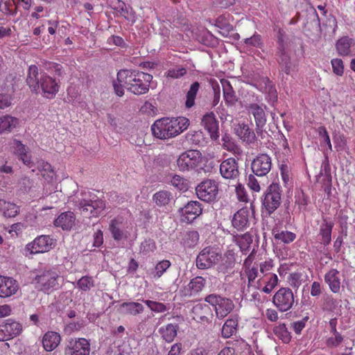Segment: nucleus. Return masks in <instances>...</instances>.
<instances>
[{"mask_svg":"<svg viewBox=\"0 0 355 355\" xmlns=\"http://www.w3.org/2000/svg\"><path fill=\"white\" fill-rule=\"evenodd\" d=\"M153 76L150 73L132 69H121L118 71L116 80L113 82L116 94L122 96L124 88L135 95H142L149 91Z\"/></svg>","mask_w":355,"mask_h":355,"instance_id":"f257e3e1","label":"nucleus"},{"mask_svg":"<svg viewBox=\"0 0 355 355\" xmlns=\"http://www.w3.org/2000/svg\"><path fill=\"white\" fill-rule=\"evenodd\" d=\"M189 120L184 116L164 117L154 122L151 131L155 137L165 140L180 135L189 128Z\"/></svg>","mask_w":355,"mask_h":355,"instance_id":"f03ea898","label":"nucleus"},{"mask_svg":"<svg viewBox=\"0 0 355 355\" xmlns=\"http://www.w3.org/2000/svg\"><path fill=\"white\" fill-rule=\"evenodd\" d=\"M26 82L31 91L37 93L40 90L42 95L49 99L55 96L60 88L56 80L46 73H42L38 78V68L34 64L28 68Z\"/></svg>","mask_w":355,"mask_h":355,"instance_id":"7ed1b4c3","label":"nucleus"},{"mask_svg":"<svg viewBox=\"0 0 355 355\" xmlns=\"http://www.w3.org/2000/svg\"><path fill=\"white\" fill-rule=\"evenodd\" d=\"M80 211L89 217H97L105 208V202L94 193L85 194L78 204Z\"/></svg>","mask_w":355,"mask_h":355,"instance_id":"20e7f679","label":"nucleus"},{"mask_svg":"<svg viewBox=\"0 0 355 355\" xmlns=\"http://www.w3.org/2000/svg\"><path fill=\"white\" fill-rule=\"evenodd\" d=\"M205 301L214 307L216 315L218 319H223L230 314L235 308L233 301L227 297L216 295H209Z\"/></svg>","mask_w":355,"mask_h":355,"instance_id":"39448f33","label":"nucleus"},{"mask_svg":"<svg viewBox=\"0 0 355 355\" xmlns=\"http://www.w3.org/2000/svg\"><path fill=\"white\" fill-rule=\"evenodd\" d=\"M281 187L277 183L271 184L266 190L262 202L263 207L267 214L273 213L281 204Z\"/></svg>","mask_w":355,"mask_h":355,"instance_id":"423d86ee","label":"nucleus"},{"mask_svg":"<svg viewBox=\"0 0 355 355\" xmlns=\"http://www.w3.org/2000/svg\"><path fill=\"white\" fill-rule=\"evenodd\" d=\"M177 162L181 171H189L201 168L202 156L199 150H190L182 153Z\"/></svg>","mask_w":355,"mask_h":355,"instance_id":"0eeeda50","label":"nucleus"},{"mask_svg":"<svg viewBox=\"0 0 355 355\" xmlns=\"http://www.w3.org/2000/svg\"><path fill=\"white\" fill-rule=\"evenodd\" d=\"M295 302V297L291 289L287 287L280 288L272 297V303L281 312L290 310Z\"/></svg>","mask_w":355,"mask_h":355,"instance_id":"6e6552de","label":"nucleus"},{"mask_svg":"<svg viewBox=\"0 0 355 355\" xmlns=\"http://www.w3.org/2000/svg\"><path fill=\"white\" fill-rule=\"evenodd\" d=\"M198 197L205 202L214 201L218 193V187L216 181L207 180L202 182L196 189Z\"/></svg>","mask_w":355,"mask_h":355,"instance_id":"1a4fd4ad","label":"nucleus"},{"mask_svg":"<svg viewBox=\"0 0 355 355\" xmlns=\"http://www.w3.org/2000/svg\"><path fill=\"white\" fill-rule=\"evenodd\" d=\"M67 355H89L90 343L84 338H71L64 349Z\"/></svg>","mask_w":355,"mask_h":355,"instance_id":"9d476101","label":"nucleus"},{"mask_svg":"<svg viewBox=\"0 0 355 355\" xmlns=\"http://www.w3.org/2000/svg\"><path fill=\"white\" fill-rule=\"evenodd\" d=\"M221 258V254L217 248L206 247L198 255L196 266H212L218 263Z\"/></svg>","mask_w":355,"mask_h":355,"instance_id":"9b49d317","label":"nucleus"},{"mask_svg":"<svg viewBox=\"0 0 355 355\" xmlns=\"http://www.w3.org/2000/svg\"><path fill=\"white\" fill-rule=\"evenodd\" d=\"M53 239L49 236L42 235L26 246V251L30 254L44 253L53 248Z\"/></svg>","mask_w":355,"mask_h":355,"instance_id":"f8f14e48","label":"nucleus"},{"mask_svg":"<svg viewBox=\"0 0 355 355\" xmlns=\"http://www.w3.org/2000/svg\"><path fill=\"white\" fill-rule=\"evenodd\" d=\"M22 325L15 320L8 319L0 324V340L12 339L21 334Z\"/></svg>","mask_w":355,"mask_h":355,"instance_id":"ddd939ff","label":"nucleus"},{"mask_svg":"<svg viewBox=\"0 0 355 355\" xmlns=\"http://www.w3.org/2000/svg\"><path fill=\"white\" fill-rule=\"evenodd\" d=\"M55 268L45 270L42 275L35 277V281L43 291H48L58 286L59 274Z\"/></svg>","mask_w":355,"mask_h":355,"instance_id":"4468645a","label":"nucleus"},{"mask_svg":"<svg viewBox=\"0 0 355 355\" xmlns=\"http://www.w3.org/2000/svg\"><path fill=\"white\" fill-rule=\"evenodd\" d=\"M201 204L198 201H190L180 209L181 220L186 223H192L202 214Z\"/></svg>","mask_w":355,"mask_h":355,"instance_id":"2eb2a0df","label":"nucleus"},{"mask_svg":"<svg viewBox=\"0 0 355 355\" xmlns=\"http://www.w3.org/2000/svg\"><path fill=\"white\" fill-rule=\"evenodd\" d=\"M335 46L338 55L341 57L355 56V40L349 36L339 38Z\"/></svg>","mask_w":355,"mask_h":355,"instance_id":"dca6fc26","label":"nucleus"},{"mask_svg":"<svg viewBox=\"0 0 355 355\" xmlns=\"http://www.w3.org/2000/svg\"><path fill=\"white\" fill-rule=\"evenodd\" d=\"M271 166V158L266 154H261L252 161L251 168L256 175L264 176L270 172Z\"/></svg>","mask_w":355,"mask_h":355,"instance_id":"f3484780","label":"nucleus"},{"mask_svg":"<svg viewBox=\"0 0 355 355\" xmlns=\"http://www.w3.org/2000/svg\"><path fill=\"white\" fill-rule=\"evenodd\" d=\"M266 108L263 104L250 103L247 106L249 114L254 116L257 130H262L266 123Z\"/></svg>","mask_w":355,"mask_h":355,"instance_id":"a211bd4d","label":"nucleus"},{"mask_svg":"<svg viewBox=\"0 0 355 355\" xmlns=\"http://www.w3.org/2000/svg\"><path fill=\"white\" fill-rule=\"evenodd\" d=\"M277 283L278 277L276 274L266 272L258 279L257 288L266 294H270L277 286Z\"/></svg>","mask_w":355,"mask_h":355,"instance_id":"6ab92c4d","label":"nucleus"},{"mask_svg":"<svg viewBox=\"0 0 355 355\" xmlns=\"http://www.w3.org/2000/svg\"><path fill=\"white\" fill-rule=\"evenodd\" d=\"M10 145L13 153L17 156L18 159L25 165L31 168L33 163L31 162V155L28 153V147L20 141L15 139L11 141Z\"/></svg>","mask_w":355,"mask_h":355,"instance_id":"aec40b11","label":"nucleus"},{"mask_svg":"<svg viewBox=\"0 0 355 355\" xmlns=\"http://www.w3.org/2000/svg\"><path fill=\"white\" fill-rule=\"evenodd\" d=\"M221 175L226 179H235L239 176V166L234 158L225 159L220 165Z\"/></svg>","mask_w":355,"mask_h":355,"instance_id":"412c9836","label":"nucleus"},{"mask_svg":"<svg viewBox=\"0 0 355 355\" xmlns=\"http://www.w3.org/2000/svg\"><path fill=\"white\" fill-rule=\"evenodd\" d=\"M19 289L17 282L12 277L0 275V297L15 295Z\"/></svg>","mask_w":355,"mask_h":355,"instance_id":"4be33fe9","label":"nucleus"},{"mask_svg":"<svg viewBox=\"0 0 355 355\" xmlns=\"http://www.w3.org/2000/svg\"><path fill=\"white\" fill-rule=\"evenodd\" d=\"M202 125L209 133L212 140H217L219 138L218 122L213 112L204 115L202 119Z\"/></svg>","mask_w":355,"mask_h":355,"instance_id":"5701e85b","label":"nucleus"},{"mask_svg":"<svg viewBox=\"0 0 355 355\" xmlns=\"http://www.w3.org/2000/svg\"><path fill=\"white\" fill-rule=\"evenodd\" d=\"M250 211L247 208H242L236 211L232 220V225L237 230L246 229L250 224Z\"/></svg>","mask_w":355,"mask_h":355,"instance_id":"b1692460","label":"nucleus"},{"mask_svg":"<svg viewBox=\"0 0 355 355\" xmlns=\"http://www.w3.org/2000/svg\"><path fill=\"white\" fill-rule=\"evenodd\" d=\"M76 216L71 211H66L60 214L54 220V225L63 230H70L75 224Z\"/></svg>","mask_w":355,"mask_h":355,"instance_id":"393cba45","label":"nucleus"},{"mask_svg":"<svg viewBox=\"0 0 355 355\" xmlns=\"http://www.w3.org/2000/svg\"><path fill=\"white\" fill-rule=\"evenodd\" d=\"M238 325V315H231L223 325L221 330L222 336L228 338L234 335L237 331Z\"/></svg>","mask_w":355,"mask_h":355,"instance_id":"a878e982","label":"nucleus"},{"mask_svg":"<svg viewBox=\"0 0 355 355\" xmlns=\"http://www.w3.org/2000/svg\"><path fill=\"white\" fill-rule=\"evenodd\" d=\"M60 335L55 331H47L43 336L42 345L46 352L54 350L60 344Z\"/></svg>","mask_w":355,"mask_h":355,"instance_id":"bb28decb","label":"nucleus"},{"mask_svg":"<svg viewBox=\"0 0 355 355\" xmlns=\"http://www.w3.org/2000/svg\"><path fill=\"white\" fill-rule=\"evenodd\" d=\"M178 239L184 248H193L198 243L199 234L194 230L182 232Z\"/></svg>","mask_w":355,"mask_h":355,"instance_id":"cd10ccee","label":"nucleus"},{"mask_svg":"<svg viewBox=\"0 0 355 355\" xmlns=\"http://www.w3.org/2000/svg\"><path fill=\"white\" fill-rule=\"evenodd\" d=\"M179 330L178 324L169 323L161 327L158 331L162 338L167 343H171L177 336Z\"/></svg>","mask_w":355,"mask_h":355,"instance_id":"c85d7f7f","label":"nucleus"},{"mask_svg":"<svg viewBox=\"0 0 355 355\" xmlns=\"http://www.w3.org/2000/svg\"><path fill=\"white\" fill-rule=\"evenodd\" d=\"M234 130L236 135L243 141L251 143L254 140L255 135L248 124L238 123Z\"/></svg>","mask_w":355,"mask_h":355,"instance_id":"c756f323","label":"nucleus"},{"mask_svg":"<svg viewBox=\"0 0 355 355\" xmlns=\"http://www.w3.org/2000/svg\"><path fill=\"white\" fill-rule=\"evenodd\" d=\"M109 230L115 241H121L128 237L127 233L123 230V222L120 218H114L110 221Z\"/></svg>","mask_w":355,"mask_h":355,"instance_id":"7c9ffc66","label":"nucleus"},{"mask_svg":"<svg viewBox=\"0 0 355 355\" xmlns=\"http://www.w3.org/2000/svg\"><path fill=\"white\" fill-rule=\"evenodd\" d=\"M19 119L9 114L0 116V134L8 133L17 127Z\"/></svg>","mask_w":355,"mask_h":355,"instance_id":"2f4dec72","label":"nucleus"},{"mask_svg":"<svg viewBox=\"0 0 355 355\" xmlns=\"http://www.w3.org/2000/svg\"><path fill=\"white\" fill-rule=\"evenodd\" d=\"M144 306L135 302H123L119 306V311L125 315H137L144 311Z\"/></svg>","mask_w":355,"mask_h":355,"instance_id":"473e14b6","label":"nucleus"},{"mask_svg":"<svg viewBox=\"0 0 355 355\" xmlns=\"http://www.w3.org/2000/svg\"><path fill=\"white\" fill-rule=\"evenodd\" d=\"M325 282L329 286L331 291L335 293L340 291V282L339 272L336 269L332 268L324 277Z\"/></svg>","mask_w":355,"mask_h":355,"instance_id":"72a5a7b5","label":"nucleus"},{"mask_svg":"<svg viewBox=\"0 0 355 355\" xmlns=\"http://www.w3.org/2000/svg\"><path fill=\"white\" fill-rule=\"evenodd\" d=\"M334 227L332 222H328L324 219L320 227V236H321L320 243L324 245H327L331 241V232Z\"/></svg>","mask_w":355,"mask_h":355,"instance_id":"f704fd0d","label":"nucleus"},{"mask_svg":"<svg viewBox=\"0 0 355 355\" xmlns=\"http://www.w3.org/2000/svg\"><path fill=\"white\" fill-rule=\"evenodd\" d=\"M233 241L239 247L242 252L247 254L250 251L252 243V236L250 234L245 233L241 235L234 236Z\"/></svg>","mask_w":355,"mask_h":355,"instance_id":"c9c22d12","label":"nucleus"},{"mask_svg":"<svg viewBox=\"0 0 355 355\" xmlns=\"http://www.w3.org/2000/svg\"><path fill=\"white\" fill-rule=\"evenodd\" d=\"M0 211L5 217L11 218L17 215L19 207L13 202L0 199Z\"/></svg>","mask_w":355,"mask_h":355,"instance_id":"e433bc0d","label":"nucleus"},{"mask_svg":"<svg viewBox=\"0 0 355 355\" xmlns=\"http://www.w3.org/2000/svg\"><path fill=\"white\" fill-rule=\"evenodd\" d=\"M277 55L279 56L278 62L282 66V70L286 74H289L291 73L290 58L287 53L284 51L282 41H279Z\"/></svg>","mask_w":355,"mask_h":355,"instance_id":"4c0bfd02","label":"nucleus"},{"mask_svg":"<svg viewBox=\"0 0 355 355\" xmlns=\"http://www.w3.org/2000/svg\"><path fill=\"white\" fill-rule=\"evenodd\" d=\"M220 83L223 91V97L227 104H234L236 101L235 93L230 83L226 79H221Z\"/></svg>","mask_w":355,"mask_h":355,"instance_id":"58836bf2","label":"nucleus"},{"mask_svg":"<svg viewBox=\"0 0 355 355\" xmlns=\"http://www.w3.org/2000/svg\"><path fill=\"white\" fill-rule=\"evenodd\" d=\"M38 168L43 178L48 182H52L55 180V173L52 168L51 165L48 162H42L40 163Z\"/></svg>","mask_w":355,"mask_h":355,"instance_id":"ea45409f","label":"nucleus"},{"mask_svg":"<svg viewBox=\"0 0 355 355\" xmlns=\"http://www.w3.org/2000/svg\"><path fill=\"white\" fill-rule=\"evenodd\" d=\"M273 332L284 343H288L291 341V336L285 324H279L275 326L273 329Z\"/></svg>","mask_w":355,"mask_h":355,"instance_id":"a19ab883","label":"nucleus"},{"mask_svg":"<svg viewBox=\"0 0 355 355\" xmlns=\"http://www.w3.org/2000/svg\"><path fill=\"white\" fill-rule=\"evenodd\" d=\"M187 69L182 65H175L169 68L165 73L167 78L178 79L184 76L187 73Z\"/></svg>","mask_w":355,"mask_h":355,"instance_id":"79ce46f5","label":"nucleus"},{"mask_svg":"<svg viewBox=\"0 0 355 355\" xmlns=\"http://www.w3.org/2000/svg\"><path fill=\"white\" fill-rule=\"evenodd\" d=\"M171 199V193L166 191H160L153 196V200L159 207H164L168 205Z\"/></svg>","mask_w":355,"mask_h":355,"instance_id":"37998d69","label":"nucleus"},{"mask_svg":"<svg viewBox=\"0 0 355 355\" xmlns=\"http://www.w3.org/2000/svg\"><path fill=\"white\" fill-rule=\"evenodd\" d=\"M199 88H200V84L198 82H195L191 85V87L187 94V100H186V103H185V105L187 108H190L192 106H193V105L195 103V99H196L197 93L199 90Z\"/></svg>","mask_w":355,"mask_h":355,"instance_id":"c03bdc74","label":"nucleus"},{"mask_svg":"<svg viewBox=\"0 0 355 355\" xmlns=\"http://www.w3.org/2000/svg\"><path fill=\"white\" fill-rule=\"evenodd\" d=\"M338 301L331 295H327L323 299L322 309L327 313L334 312L338 306Z\"/></svg>","mask_w":355,"mask_h":355,"instance_id":"a18cd8bd","label":"nucleus"},{"mask_svg":"<svg viewBox=\"0 0 355 355\" xmlns=\"http://www.w3.org/2000/svg\"><path fill=\"white\" fill-rule=\"evenodd\" d=\"M119 12L121 16L123 17L125 19L134 23L135 21V15L132 10L128 9L123 1H118Z\"/></svg>","mask_w":355,"mask_h":355,"instance_id":"49530a36","label":"nucleus"},{"mask_svg":"<svg viewBox=\"0 0 355 355\" xmlns=\"http://www.w3.org/2000/svg\"><path fill=\"white\" fill-rule=\"evenodd\" d=\"M222 141L223 142V146L224 148L234 155H239L241 153V149L228 135H224L222 138Z\"/></svg>","mask_w":355,"mask_h":355,"instance_id":"de8ad7c7","label":"nucleus"},{"mask_svg":"<svg viewBox=\"0 0 355 355\" xmlns=\"http://www.w3.org/2000/svg\"><path fill=\"white\" fill-rule=\"evenodd\" d=\"M274 237L276 240L280 241L284 243L293 242L295 238V234L288 231H282L274 233Z\"/></svg>","mask_w":355,"mask_h":355,"instance_id":"09e8293b","label":"nucleus"},{"mask_svg":"<svg viewBox=\"0 0 355 355\" xmlns=\"http://www.w3.org/2000/svg\"><path fill=\"white\" fill-rule=\"evenodd\" d=\"M205 284V280L202 277L198 276L193 279L189 284V289L193 291V293L195 295L200 292Z\"/></svg>","mask_w":355,"mask_h":355,"instance_id":"8fccbe9b","label":"nucleus"},{"mask_svg":"<svg viewBox=\"0 0 355 355\" xmlns=\"http://www.w3.org/2000/svg\"><path fill=\"white\" fill-rule=\"evenodd\" d=\"M245 273L248 278L249 284H251L256 278L261 277L265 274L264 268H246Z\"/></svg>","mask_w":355,"mask_h":355,"instance_id":"3c124183","label":"nucleus"},{"mask_svg":"<svg viewBox=\"0 0 355 355\" xmlns=\"http://www.w3.org/2000/svg\"><path fill=\"white\" fill-rule=\"evenodd\" d=\"M17 6L15 0H2L1 10L8 15H15Z\"/></svg>","mask_w":355,"mask_h":355,"instance_id":"603ef678","label":"nucleus"},{"mask_svg":"<svg viewBox=\"0 0 355 355\" xmlns=\"http://www.w3.org/2000/svg\"><path fill=\"white\" fill-rule=\"evenodd\" d=\"M333 336L326 340V345L329 348H336L343 341V336L338 333H332Z\"/></svg>","mask_w":355,"mask_h":355,"instance_id":"864d4df0","label":"nucleus"},{"mask_svg":"<svg viewBox=\"0 0 355 355\" xmlns=\"http://www.w3.org/2000/svg\"><path fill=\"white\" fill-rule=\"evenodd\" d=\"M287 282L293 288L297 289L302 282V274L300 272H292L287 278Z\"/></svg>","mask_w":355,"mask_h":355,"instance_id":"5fc2aeb1","label":"nucleus"},{"mask_svg":"<svg viewBox=\"0 0 355 355\" xmlns=\"http://www.w3.org/2000/svg\"><path fill=\"white\" fill-rule=\"evenodd\" d=\"M334 73L342 76L344 73V64L340 58H334L331 60Z\"/></svg>","mask_w":355,"mask_h":355,"instance_id":"6e6d98bb","label":"nucleus"},{"mask_svg":"<svg viewBox=\"0 0 355 355\" xmlns=\"http://www.w3.org/2000/svg\"><path fill=\"white\" fill-rule=\"evenodd\" d=\"M77 284L79 288L84 291H87L94 286V281L92 277L84 276L78 281Z\"/></svg>","mask_w":355,"mask_h":355,"instance_id":"4d7b16f0","label":"nucleus"},{"mask_svg":"<svg viewBox=\"0 0 355 355\" xmlns=\"http://www.w3.org/2000/svg\"><path fill=\"white\" fill-rule=\"evenodd\" d=\"M144 303L149 307V309L156 313H163L167 310L166 306L161 302H155L152 300H145Z\"/></svg>","mask_w":355,"mask_h":355,"instance_id":"13d9d810","label":"nucleus"},{"mask_svg":"<svg viewBox=\"0 0 355 355\" xmlns=\"http://www.w3.org/2000/svg\"><path fill=\"white\" fill-rule=\"evenodd\" d=\"M171 183L180 191H187L188 189L187 181L180 175H174L171 180Z\"/></svg>","mask_w":355,"mask_h":355,"instance_id":"bf43d9fd","label":"nucleus"},{"mask_svg":"<svg viewBox=\"0 0 355 355\" xmlns=\"http://www.w3.org/2000/svg\"><path fill=\"white\" fill-rule=\"evenodd\" d=\"M244 43L248 46L260 48L262 46V40L260 35L254 34L252 37L246 38Z\"/></svg>","mask_w":355,"mask_h":355,"instance_id":"052dcab7","label":"nucleus"},{"mask_svg":"<svg viewBox=\"0 0 355 355\" xmlns=\"http://www.w3.org/2000/svg\"><path fill=\"white\" fill-rule=\"evenodd\" d=\"M236 193L239 201L243 202H248V195L244 187L242 184H238L236 187Z\"/></svg>","mask_w":355,"mask_h":355,"instance_id":"680f3d73","label":"nucleus"},{"mask_svg":"<svg viewBox=\"0 0 355 355\" xmlns=\"http://www.w3.org/2000/svg\"><path fill=\"white\" fill-rule=\"evenodd\" d=\"M318 135L322 139V142L328 146L329 150L332 149V146L330 140L329 135L325 127L320 126L318 128Z\"/></svg>","mask_w":355,"mask_h":355,"instance_id":"e2e57ef3","label":"nucleus"},{"mask_svg":"<svg viewBox=\"0 0 355 355\" xmlns=\"http://www.w3.org/2000/svg\"><path fill=\"white\" fill-rule=\"evenodd\" d=\"M309 320L308 316L304 317L302 320L294 322L292 324L293 329L296 334H300L302 329L305 327Z\"/></svg>","mask_w":355,"mask_h":355,"instance_id":"0e129e2a","label":"nucleus"},{"mask_svg":"<svg viewBox=\"0 0 355 355\" xmlns=\"http://www.w3.org/2000/svg\"><path fill=\"white\" fill-rule=\"evenodd\" d=\"M248 186L250 189L255 192H259L261 189L259 183L253 175H250L248 179Z\"/></svg>","mask_w":355,"mask_h":355,"instance_id":"69168bd1","label":"nucleus"},{"mask_svg":"<svg viewBox=\"0 0 355 355\" xmlns=\"http://www.w3.org/2000/svg\"><path fill=\"white\" fill-rule=\"evenodd\" d=\"M103 243V234L101 230H98L94 234L93 245L100 247Z\"/></svg>","mask_w":355,"mask_h":355,"instance_id":"338daca9","label":"nucleus"},{"mask_svg":"<svg viewBox=\"0 0 355 355\" xmlns=\"http://www.w3.org/2000/svg\"><path fill=\"white\" fill-rule=\"evenodd\" d=\"M193 143L200 145L204 141V136L202 131H195L190 138Z\"/></svg>","mask_w":355,"mask_h":355,"instance_id":"774afa93","label":"nucleus"}]
</instances>
